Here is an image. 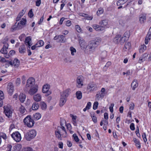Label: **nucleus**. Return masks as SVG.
Wrapping results in <instances>:
<instances>
[{
    "instance_id": "43",
    "label": "nucleus",
    "mask_w": 151,
    "mask_h": 151,
    "mask_svg": "<svg viewBox=\"0 0 151 151\" xmlns=\"http://www.w3.org/2000/svg\"><path fill=\"white\" fill-rule=\"evenodd\" d=\"M0 52L4 54H7L8 53V52L7 50L3 47L1 50Z\"/></svg>"
},
{
    "instance_id": "16",
    "label": "nucleus",
    "mask_w": 151,
    "mask_h": 151,
    "mask_svg": "<svg viewBox=\"0 0 151 151\" xmlns=\"http://www.w3.org/2000/svg\"><path fill=\"white\" fill-rule=\"evenodd\" d=\"M26 50L25 46L24 44L21 45L19 48V52L22 54H24Z\"/></svg>"
},
{
    "instance_id": "58",
    "label": "nucleus",
    "mask_w": 151,
    "mask_h": 151,
    "mask_svg": "<svg viewBox=\"0 0 151 151\" xmlns=\"http://www.w3.org/2000/svg\"><path fill=\"white\" fill-rule=\"evenodd\" d=\"M4 99V94L3 91L0 90V99Z\"/></svg>"
},
{
    "instance_id": "57",
    "label": "nucleus",
    "mask_w": 151,
    "mask_h": 151,
    "mask_svg": "<svg viewBox=\"0 0 151 151\" xmlns=\"http://www.w3.org/2000/svg\"><path fill=\"white\" fill-rule=\"evenodd\" d=\"M134 105L133 103H132L129 105V109L130 110H133L134 109Z\"/></svg>"
},
{
    "instance_id": "18",
    "label": "nucleus",
    "mask_w": 151,
    "mask_h": 151,
    "mask_svg": "<svg viewBox=\"0 0 151 151\" xmlns=\"http://www.w3.org/2000/svg\"><path fill=\"white\" fill-rule=\"evenodd\" d=\"M66 101V98L61 96L59 102L60 106H63L65 104Z\"/></svg>"
},
{
    "instance_id": "27",
    "label": "nucleus",
    "mask_w": 151,
    "mask_h": 151,
    "mask_svg": "<svg viewBox=\"0 0 151 151\" xmlns=\"http://www.w3.org/2000/svg\"><path fill=\"white\" fill-rule=\"evenodd\" d=\"M39 107V104L35 102L33 103L32 107L33 110H37Z\"/></svg>"
},
{
    "instance_id": "6",
    "label": "nucleus",
    "mask_w": 151,
    "mask_h": 151,
    "mask_svg": "<svg viewBox=\"0 0 151 151\" xmlns=\"http://www.w3.org/2000/svg\"><path fill=\"white\" fill-rule=\"evenodd\" d=\"M12 137L16 142H19L20 141L21 137L20 134L18 132H15L11 134Z\"/></svg>"
},
{
    "instance_id": "34",
    "label": "nucleus",
    "mask_w": 151,
    "mask_h": 151,
    "mask_svg": "<svg viewBox=\"0 0 151 151\" xmlns=\"http://www.w3.org/2000/svg\"><path fill=\"white\" fill-rule=\"evenodd\" d=\"M77 98L78 99H80L82 98V93L80 91H77L76 93Z\"/></svg>"
},
{
    "instance_id": "40",
    "label": "nucleus",
    "mask_w": 151,
    "mask_h": 151,
    "mask_svg": "<svg viewBox=\"0 0 151 151\" xmlns=\"http://www.w3.org/2000/svg\"><path fill=\"white\" fill-rule=\"evenodd\" d=\"M131 45V43L129 42H128L126 43L124 45V49L129 50L130 48Z\"/></svg>"
},
{
    "instance_id": "26",
    "label": "nucleus",
    "mask_w": 151,
    "mask_h": 151,
    "mask_svg": "<svg viewBox=\"0 0 151 151\" xmlns=\"http://www.w3.org/2000/svg\"><path fill=\"white\" fill-rule=\"evenodd\" d=\"M133 140L134 142L135 143L136 146L138 148L140 149L141 147V146L139 140L136 138H134L133 139Z\"/></svg>"
},
{
    "instance_id": "30",
    "label": "nucleus",
    "mask_w": 151,
    "mask_h": 151,
    "mask_svg": "<svg viewBox=\"0 0 151 151\" xmlns=\"http://www.w3.org/2000/svg\"><path fill=\"white\" fill-rule=\"evenodd\" d=\"M106 94V91L105 88H101L100 92L101 97H102L103 98Z\"/></svg>"
},
{
    "instance_id": "46",
    "label": "nucleus",
    "mask_w": 151,
    "mask_h": 151,
    "mask_svg": "<svg viewBox=\"0 0 151 151\" xmlns=\"http://www.w3.org/2000/svg\"><path fill=\"white\" fill-rule=\"evenodd\" d=\"M0 137H2L4 139H6L7 138L6 136V134L3 132H0Z\"/></svg>"
},
{
    "instance_id": "38",
    "label": "nucleus",
    "mask_w": 151,
    "mask_h": 151,
    "mask_svg": "<svg viewBox=\"0 0 151 151\" xmlns=\"http://www.w3.org/2000/svg\"><path fill=\"white\" fill-rule=\"evenodd\" d=\"M36 44L38 46V47H40L43 45L44 42L42 40H40L37 42Z\"/></svg>"
},
{
    "instance_id": "33",
    "label": "nucleus",
    "mask_w": 151,
    "mask_h": 151,
    "mask_svg": "<svg viewBox=\"0 0 151 151\" xmlns=\"http://www.w3.org/2000/svg\"><path fill=\"white\" fill-rule=\"evenodd\" d=\"M59 128H60V127H58V131H55V133L56 137L59 139L61 138V135L60 131H59Z\"/></svg>"
},
{
    "instance_id": "39",
    "label": "nucleus",
    "mask_w": 151,
    "mask_h": 151,
    "mask_svg": "<svg viewBox=\"0 0 151 151\" xmlns=\"http://www.w3.org/2000/svg\"><path fill=\"white\" fill-rule=\"evenodd\" d=\"M76 30L79 33H81L82 30L79 25H76L75 27Z\"/></svg>"
},
{
    "instance_id": "35",
    "label": "nucleus",
    "mask_w": 151,
    "mask_h": 151,
    "mask_svg": "<svg viewBox=\"0 0 151 151\" xmlns=\"http://www.w3.org/2000/svg\"><path fill=\"white\" fill-rule=\"evenodd\" d=\"M107 55V53L106 51H104L102 52L101 54V60H103V59L106 58Z\"/></svg>"
},
{
    "instance_id": "59",
    "label": "nucleus",
    "mask_w": 151,
    "mask_h": 151,
    "mask_svg": "<svg viewBox=\"0 0 151 151\" xmlns=\"http://www.w3.org/2000/svg\"><path fill=\"white\" fill-rule=\"evenodd\" d=\"M91 104V103L90 102H88L86 107V108L87 109H89L90 108Z\"/></svg>"
},
{
    "instance_id": "62",
    "label": "nucleus",
    "mask_w": 151,
    "mask_h": 151,
    "mask_svg": "<svg viewBox=\"0 0 151 151\" xmlns=\"http://www.w3.org/2000/svg\"><path fill=\"white\" fill-rule=\"evenodd\" d=\"M41 3V0H37L36 2V6H39Z\"/></svg>"
},
{
    "instance_id": "37",
    "label": "nucleus",
    "mask_w": 151,
    "mask_h": 151,
    "mask_svg": "<svg viewBox=\"0 0 151 151\" xmlns=\"http://www.w3.org/2000/svg\"><path fill=\"white\" fill-rule=\"evenodd\" d=\"M40 106L42 110H45L46 109L47 105L44 102H41L40 103Z\"/></svg>"
},
{
    "instance_id": "24",
    "label": "nucleus",
    "mask_w": 151,
    "mask_h": 151,
    "mask_svg": "<svg viewBox=\"0 0 151 151\" xmlns=\"http://www.w3.org/2000/svg\"><path fill=\"white\" fill-rule=\"evenodd\" d=\"M19 111L22 114H24L27 111L25 108L22 105L19 107Z\"/></svg>"
},
{
    "instance_id": "12",
    "label": "nucleus",
    "mask_w": 151,
    "mask_h": 151,
    "mask_svg": "<svg viewBox=\"0 0 151 151\" xmlns=\"http://www.w3.org/2000/svg\"><path fill=\"white\" fill-rule=\"evenodd\" d=\"M146 20V15L145 14H142L139 16V21L141 24H143Z\"/></svg>"
},
{
    "instance_id": "31",
    "label": "nucleus",
    "mask_w": 151,
    "mask_h": 151,
    "mask_svg": "<svg viewBox=\"0 0 151 151\" xmlns=\"http://www.w3.org/2000/svg\"><path fill=\"white\" fill-rule=\"evenodd\" d=\"M65 37L63 35H59V40L57 41L58 42H65V41L64 40Z\"/></svg>"
},
{
    "instance_id": "42",
    "label": "nucleus",
    "mask_w": 151,
    "mask_h": 151,
    "mask_svg": "<svg viewBox=\"0 0 151 151\" xmlns=\"http://www.w3.org/2000/svg\"><path fill=\"white\" fill-rule=\"evenodd\" d=\"M70 50L71 52V54L72 55H74V53L76 52V50L73 47H71L70 48Z\"/></svg>"
},
{
    "instance_id": "1",
    "label": "nucleus",
    "mask_w": 151,
    "mask_h": 151,
    "mask_svg": "<svg viewBox=\"0 0 151 151\" xmlns=\"http://www.w3.org/2000/svg\"><path fill=\"white\" fill-rule=\"evenodd\" d=\"M101 41V38L99 37L95 40L89 42V44L87 46V48L90 51L93 52L95 48L99 45Z\"/></svg>"
},
{
    "instance_id": "64",
    "label": "nucleus",
    "mask_w": 151,
    "mask_h": 151,
    "mask_svg": "<svg viewBox=\"0 0 151 151\" xmlns=\"http://www.w3.org/2000/svg\"><path fill=\"white\" fill-rule=\"evenodd\" d=\"M66 25L67 26L69 27L71 24V22L70 20H68L66 23Z\"/></svg>"
},
{
    "instance_id": "14",
    "label": "nucleus",
    "mask_w": 151,
    "mask_h": 151,
    "mask_svg": "<svg viewBox=\"0 0 151 151\" xmlns=\"http://www.w3.org/2000/svg\"><path fill=\"white\" fill-rule=\"evenodd\" d=\"M70 89H67L63 91L62 93H61V96L67 98L70 93Z\"/></svg>"
},
{
    "instance_id": "60",
    "label": "nucleus",
    "mask_w": 151,
    "mask_h": 151,
    "mask_svg": "<svg viewBox=\"0 0 151 151\" xmlns=\"http://www.w3.org/2000/svg\"><path fill=\"white\" fill-rule=\"evenodd\" d=\"M21 83V80L20 78H18L16 81V83L17 85L18 86Z\"/></svg>"
},
{
    "instance_id": "23",
    "label": "nucleus",
    "mask_w": 151,
    "mask_h": 151,
    "mask_svg": "<svg viewBox=\"0 0 151 151\" xmlns=\"http://www.w3.org/2000/svg\"><path fill=\"white\" fill-rule=\"evenodd\" d=\"M13 64L15 67H17L20 64L19 60L17 58H15L13 60Z\"/></svg>"
},
{
    "instance_id": "2",
    "label": "nucleus",
    "mask_w": 151,
    "mask_h": 151,
    "mask_svg": "<svg viewBox=\"0 0 151 151\" xmlns=\"http://www.w3.org/2000/svg\"><path fill=\"white\" fill-rule=\"evenodd\" d=\"M37 133L34 129L31 130L24 134V137L26 140L30 141L36 136Z\"/></svg>"
},
{
    "instance_id": "45",
    "label": "nucleus",
    "mask_w": 151,
    "mask_h": 151,
    "mask_svg": "<svg viewBox=\"0 0 151 151\" xmlns=\"http://www.w3.org/2000/svg\"><path fill=\"white\" fill-rule=\"evenodd\" d=\"M73 136L75 141L77 142L79 141V139L76 134H73Z\"/></svg>"
},
{
    "instance_id": "17",
    "label": "nucleus",
    "mask_w": 151,
    "mask_h": 151,
    "mask_svg": "<svg viewBox=\"0 0 151 151\" xmlns=\"http://www.w3.org/2000/svg\"><path fill=\"white\" fill-rule=\"evenodd\" d=\"M14 86L12 85L8 86L7 88V91L10 95H12L14 92Z\"/></svg>"
},
{
    "instance_id": "29",
    "label": "nucleus",
    "mask_w": 151,
    "mask_h": 151,
    "mask_svg": "<svg viewBox=\"0 0 151 151\" xmlns=\"http://www.w3.org/2000/svg\"><path fill=\"white\" fill-rule=\"evenodd\" d=\"M108 23V20L107 19H104L101 21L99 22L100 25L104 27L106 26Z\"/></svg>"
},
{
    "instance_id": "32",
    "label": "nucleus",
    "mask_w": 151,
    "mask_h": 151,
    "mask_svg": "<svg viewBox=\"0 0 151 151\" xmlns=\"http://www.w3.org/2000/svg\"><path fill=\"white\" fill-rule=\"evenodd\" d=\"M33 117L35 120H38L41 117V115L39 113H36L34 114Z\"/></svg>"
},
{
    "instance_id": "21",
    "label": "nucleus",
    "mask_w": 151,
    "mask_h": 151,
    "mask_svg": "<svg viewBox=\"0 0 151 151\" xmlns=\"http://www.w3.org/2000/svg\"><path fill=\"white\" fill-rule=\"evenodd\" d=\"M121 35H118L115 36L113 39V42L116 44L120 43V40Z\"/></svg>"
},
{
    "instance_id": "51",
    "label": "nucleus",
    "mask_w": 151,
    "mask_h": 151,
    "mask_svg": "<svg viewBox=\"0 0 151 151\" xmlns=\"http://www.w3.org/2000/svg\"><path fill=\"white\" fill-rule=\"evenodd\" d=\"M142 137L144 142H145L147 141V139L146 138V135L145 133H143Z\"/></svg>"
},
{
    "instance_id": "11",
    "label": "nucleus",
    "mask_w": 151,
    "mask_h": 151,
    "mask_svg": "<svg viewBox=\"0 0 151 151\" xmlns=\"http://www.w3.org/2000/svg\"><path fill=\"white\" fill-rule=\"evenodd\" d=\"M29 90L28 93L31 95H33L36 93L38 91V87L37 85H35Z\"/></svg>"
},
{
    "instance_id": "63",
    "label": "nucleus",
    "mask_w": 151,
    "mask_h": 151,
    "mask_svg": "<svg viewBox=\"0 0 151 151\" xmlns=\"http://www.w3.org/2000/svg\"><path fill=\"white\" fill-rule=\"evenodd\" d=\"M12 146L10 145H8L7 146V149L6 151H11Z\"/></svg>"
},
{
    "instance_id": "52",
    "label": "nucleus",
    "mask_w": 151,
    "mask_h": 151,
    "mask_svg": "<svg viewBox=\"0 0 151 151\" xmlns=\"http://www.w3.org/2000/svg\"><path fill=\"white\" fill-rule=\"evenodd\" d=\"M92 120L94 123H96L97 122V118L96 116H92V114L91 115Z\"/></svg>"
},
{
    "instance_id": "55",
    "label": "nucleus",
    "mask_w": 151,
    "mask_h": 151,
    "mask_svg": "<svg viewBox=\"0 0 151 151\" xmlns=\"http://www.w3.org/2000/svg\"><path fill=\"white\" fill-rule=\"evenodd\" d=\"M130 129L132 131H134L135 130V128L134 127V125L133 123H131L130 126Z\"/></svg>"
},
{
    "instance_id": "44",
    "label": "nucleus",
    "mask_w": 151,
    "mask_h": 151,
    "mask_svg": "<svg viewBox=\"0 0 151 151\" xmlns=\"http://www.w3.org/2000/svg\"><path fill=\"white\" fill-rule=\"evenodd\" d=\"M99 105V103L97 101H95L94 103L93 109L94 110L98 108Z\"/></svg>"
},
{
    "instance_id": "61",
    "label": "nucleus",
    "mask_w": 151,
    "mask_h": 151,
    "mask_svg": "<svg viewBox=\"0 0 151 151\" xmlns=\"http://www.w3.org/2000/svg\"><path fill=\"white\" fill-rule=\"evenodd\" d=\"M25 13V12L24 9H23L22 10L21 12H20L19 14H18V15L20 16V17H22L24 14Z\"/></svg>"
},
{
    "instance_id": "20",
    "label": "nucleus",
    "mask_w": 151,
    "mask_h": 151,
    "mask_svg": "<svg viewBox=\"0 0 151 151\" xmlns=\"http://www.w3.org/2000/svg\"><path fill=\"white\" fill-rule=\"evenodd\" d=\"M138 86V83L137 80H134L132 83L131 87L133 90H135V88L137 87Z\"/></svg>"
},
{
    "instance_id": "8",
    "label": "nucleus",
    "mask_w": 151,
    "mask_h": 151,
    "mask_svg": "<svg viewBox=\"0 0 151 151\" xmlns=\"http://www.w3.org/2000/svg\"><path fill=\"white\" fill-rule=\"evenodd\" d=\"M35 80L33 78H30L27 80L26 87L31 88L33 87L35 85Z\"/></svg>"
},
{
    "instance_id": "25",
    "label": "nucleus",
    "mask_w": 151,
    "mask_h": 151,
    "mask_svg": "<svg viewBox=\"0 0 151 151\" xmlns=\"http://www.w3.org/2000/svg\"><path fill=\"white\" fill-rule=\"evenodd\" d=\"M33 99L36 101H39L41 100V96L40 94H37L33 96Z\"/></svg>"
},
{
    "instance_id": "48",
    "label": "nucleus",
    "mask_w": 151,
    "mask_h": 151,
    "mask_svg": "<svg viewBox=\"0 0 151 151\" xmlns=\"http://www.w3.org/2000/svg\"><path fill=\"white\" fill-rule=\"evenodd\" d=\"M28 15L30 18H32L34 14L32 12V9H31L30 10L28 13Z\"/></svg>"
},
{
    "instance_id": "10",
    "label": "nucleus",
    "mask_w": 151,
    "mask_h": 151,
    "mask_svg": "<svg viewBox=\"0 0 151 151\" xmlns=\"http://www.w3.org/2000/svg\"><path fill=\"white\" fill-rule=\"evenodd\" d=\"M87 89L89 90L91 92V91L96 90L97 87L95 83L92 82L89 83L87 85Z\"/></svg>"
},
{
    "instance_id": "15",
    "label": "nucleus",
    "mask_w": 151,
    "mask_h": 151,
    "mask_svg": "<svg viewBox=\"0 0 151 151\" xmlns=\"http://www.w3.org/2000/svg\"><path fill=\"white\" fill-rule=\"evenodd\" d=\"M148 56V54L145 53L143 54L139 58V63H141L145 61Z\"/></svg>"
},
{
    "instance_id": "54",
    "label": "nucleus",
    "mask_w": 151,
    "mask_h": 151,
    "mask_svg": "<svg viewBox=\"0 0 151 151\" xmlns=\"http://www.w3.org/2000/svg\"><path fill=\"white\" fill-rule=\"evenodd\" d=\"M86 19L88 20H91L92 19L93 17L91 16H89L88 14H85L84 17Z\"/></svg>"
},
{
    "instance_id": "22",
    "label": "nucleus",
    "mask_w": 151,
    "mask_h": 151,
    "mask_svg": "<svg viewBox=\"0 0 151 151\" xmlns=\"http://www.w3.org/2000/svg\"><path fill=\"white\" fill-rule=\"evenodd\" d=\"M22 145L20 144L16 145L14 147L13 151H20L22 148Z\"/></svg>"
},
{
    "instance_id": "53",
    "label": "nucleus",
    "mask_w": 151,
    "mask_h": 151,
    "mask_svg": "<svg viewBox=\"0 0 151 151\" xmlns=\"http://www.w3.org/2000/svg\"><path fill=\"white\" fill-rule=\"evenodd\" d=\"M79 42L80 45L82 44L83 43H85V42L83 39L82 38L80 37L79 38Z\"/></svg>"
},
{
    "instance_id": "50",
    "label": "nucleus",
    "mask_w": 151,
    "mask_h": 151,
    "mask_svg": "<svg viewBox=\"0 0 151 151\" xmlns=\"http://www.w3.org/2000/svg\"><path fill=\"white\" fill-rule=\"evenodd\" d=\"M104 29V27L103 26H99V27H98V29H97V31H103Z\"/></svg>"
},
{
    "instance_id": "36",
    "label": "nucleus",
    "mask_w": 151,
    "mask_h": 151,
    "mask_svg": "<svg viewBox=\"0 0 151 151\" xmlns=\"http://www.w3.org/2000/svg\"><path fill=\"white\" fill-rule=\"evenodd\" d=\"M104 10L103 8L102 7H100L99 8L96 14L98 16H99L104 12Z\"/></svg>"
},
{
    "instance_id": "4",
    "label": "nucleus",
    "mask_w": 151,
    "mask_h": 151,
    "mask_svg": "<svg viewBox=\"0 0 151 151\" xmlns=\"http://www.w3.org/2000/svg\"><path fill=\"white\" fill-rule=\"evenodd\" d=\"M27 22V20L25 18H23L21 20L20 22H19L17 24L16 22L15 25L13 26V29L16 30V29H21L23 27V26L25 25Z\"/></svg>"
},
{
    "instance_id": "47",
    "label": "nucleus",
    "mask_w": 151,
    "mask_h": 151,
    "mask_svg": "<svg viewBox=\"0 0 151 151\" xmlns=\"http://www.w3.org/2000/svg\"><path fill=\"white\" fill-rule=\"evenodd\" d=\"M129 33L128 32H126L124 34L123 37H125L126 39H127L128 40L129 37Z\"/></svg>"
},
{
    "instance_id": "56",
    "label": "nucleus",
    "mask_w": 151,
    "mask_h": 151,
    "mask_svg": "<svg viewBox=\"0 0 151 151\" xmlns=\"http://www.w3.org/2000/svg\"><path fill=\"white\" fill-rule=\"evenodd\" d=\"M146 39H149L150 40L151 38V32H149L147 35V36L145 37Z\"/></svg>"
},
{
    "instance_id": "9",
    "label": "nucleus",
    "mask_w": 151,
    "mask_h": 151,
    "mask_svg": "<svg viewBox=\"0 0 151 151\" xmlns=\"http://www.w3.org/2000/svg\"><path fill=\"white\" fill-rule=\"evenodd\" d=\"M50 86L48 84L44 85L42 87L43 93H46V96H48L51 93V92L49 91Z\"/></svg>"
},
{
    "instance_id": "41",
    "label": "nucleus",
    "mask_w": 151,
    "mask_h": 151,
    "mask_svg": "<svg viewBox=\"0 0 151 151\" xmlns=\"http://www.w3.org/2000/svg\"><path fill=\"white\" fill-rule=\"evenodd\" d=\"M120 44L121 45L123 44L127 40V39H126L125 37H121V36L120 37Z\"/></svg>"
},
{
    "instance_id": "19",
    "label": "nucleus",
    "mask_w": 151,
    "mask_h": 151,
    "mask_svg": "<svg viewBox=\"0 0 151 151\" xmlns=\"http://www.w3.org/2000/svg\"><path fill=\"white\" fill-rule=\"evenodd\" d=\"M26 98V95L23 93H20L19 96V99L21 103H23L25 101Z\"/></svg>"
},
{
    "instance_id": "28",
    "label": "nucleus",
    "mask_w": 151,
    "mask_h": 151,
    "mask_svg": "<svg viewBox=\"0 0 151 151\" xmlns=\"http://www.w3.org/2000/svg\"><path fill=\"white\" fill-rule=\"evenodd\" d=\"M146 46L143 44L141 45L139 48V52L140 53H142L144 50L146 49Z\"/></svg>"
},
{
    "instance_id": "5",
    "label": "nucleus",
    "mask_w": 151,
    "mask_h": 151,
    "mask_svg": "<svg viewBox=\"0 0 151 151\" xmlns=\"http://www.w3.org/2000/svg\"><path fill=\"white\" fill-rule=\"evenodd\" d=\"M84 77L82 76H79L76 79L77 87L80 88L83 86Z\"/></svg>"
},
{
    "instance_id": "49",
    "label": "nucleus",
    "mask_w": 151,
    "mask_h": 151,
    "mask_svg": "<svg viewBox=\"0 0 151 151\" xmlns=\"http://www.w3.org/2000/svg\"><path fill=\"white\" fill-rule=\"evenodd\" d=\"M114 105V103H111V104L110 106L109 107V109L111 113H113V108Z\"/></svg>"
},
{
    "instance_id": "3",
    "label": "nucleus",
    "mask_w": 151,
    "mask_h": 151,
    "mask_svg": "<svg viewBox=\"0 0 151 151\" xmlns=\"http://www.w3.org/2000/svg\"><path fill=\"white\" fill-rule=\"evenodd\" d=\"M23 122L25 125L29 128H31L34 126L35 122L34 120L30 115L27 116L24 119Z\"/></svg>"
},
{
    "instance_id": "7",
    "label": "nucleus",
    "mask_w": 151,
    "mask_h": 151,
    "mask_svg": "<svg viewBox=\"0 0 151 151\" xmlns=\"http://www.w3.org/2000/svg\"><path fill=\"white\" fill-rule=\"evenodd\" d=\"M4 112L6 116L8 118L11 117L12 114V111L10 107L7 106H4Z\"/></svg>"
},
{
    "instance_id": "13",
    "label": "nucleus",
    "mask_w": 151,
    "mask_h": 151,
    "mask_svg": "<svg viewBox=\"0 0 151 151\" xmlns=\"http://www.w3.org/2000/svg\"><path fill=\"white\" fill-rule=\"evenodd\" d=\"M31 40V38L30 36L27 37L25 38L24 41L25 44L27 45H28L27 47L30 49V46L32 45V44L30 43V41Z\"/></svg>"
}]
</instances>
